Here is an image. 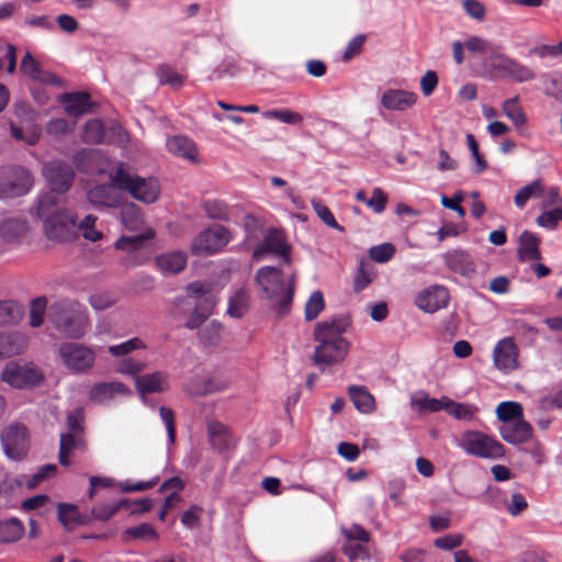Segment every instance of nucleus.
<instances>
[{
  "label": "nucleus",
  "instance_id": "34",
  "mask_svg": "<svg viewBox=\"0 0 562 562\" xmlns=\"http://www.w3.org/2000/svg\"><path fill=\"white\" fill-rule=\"evenodd\" d=\"M121 218L124 226L130 231H136L143 224L140 207L135 203H125L121 209Z\"/></svg>",
  "mask_w": 562,
  "mask_h": 562
},
{
  "label": "nucleus",
  "instance_id": "10",
  "mask_svg": "<svg viewBox=\"0 0 562 562\" xmlns=\"http://www.w3.org/2000/svg\"><path fill=\"white\" fill-rule=\"evenodd\" d=\"M43 176L50 189L49 193H65L74 182L75 170L72 166L64 160H50L43 166Z\"/></svg>",
  "mask_w": 562,
  "mask_h": 562
},
{
  "label": "nucleus",
  "instance_id": "55",
  "mask_svg": "<svg viewBox=\"0 0 562 562\" xmlns=\"http://www.w3.org/2000/svg\"><path fill=\"white\" fill-rule=\"evenodd\" d=\"M20 69L22 72L30 76L32 79L37 80V78H42V68L40 63L34 59L31 53H26L22 58Z\"/></svg>",
  "mask_w": 562,
  "mask_h": 562
},
{
  "label": "nucleus",
  "instance_id": "64",
  "mask_svg": "<svg viewBox=\"0 0 562 562\" xmlns=\"http://www.w3.org/2000/svg\"><path fill=\"white\" fill-rule=\"evenodd\" d=\"M366 41L367 36L364 34H359L353 37L346 47L342 56L344 60L348 61L359 55L364 46Z\"/></svg>",
  "mask_w": 562,
  "mask_h": 562
},
{
  "label": "nucleus",
  "instance_id": "16",
  "mask_svg": "<svg viewBox=\"0 0 562 562\" xmlns=\"http://www.w3.org/2000/svg\"><path fill=\"white\" fill-rule=\"evenodd\" d=\"M447 268L465 278H472L476 273V265L472 256L463 249H452L443 255Z\"/></svg>",
  "mask_w": 562,
  "mask_h": 562
},
{
  "label": "nucleus",
  "instance_id": "41",
  "mask_svg": "<svg viewBox=\"0 0 562 562\" xmlns=\"http://www.w3.org/2000/svg\"><path fill=\"white\" fill-rule=\"evenodd\" d=\"M154 237L153 229H148L146 233L137 234L133 236H122L115 243L116 249L121 250H134L140 248L144 243Z\"/></svg>",
  "mask_w": 562,
  "mask_h": 562
},
{
  "label": "nucleus",
  "instance_id": "19",
  "mask_svg": "<svg viewBox=\"0 0 562 562\" xmlns=\"http://www.w3.org/2000/svg\"><path fill=\"white\" fill-rule=\"evenodd\" d=\"M499 434L503 440L512 445L528 442L533 434L531 425L524 418L503 424L499 427Z\"/></svg>",
  "mask_w": 562,
  "mask_h": 562
},
{
  "label": "nucleus",
  "instance_id": "12",
  "mask_svg": "<svg viewBox=\"0 0 562 562\" xmlns=\"http://www.w3.org/2000/svg\"><path fill=\"white\" fill-rule=\"evenodd\" d=\"M58 353L64 364L74 372L89 370L95 360V355L90 348L76 342L61 344Z\"/></svg>",
  "mask_w": 562,
  "mask_h": 562
},
{
  "label": "nucleus",
  "instance_id": "29",
  "mask_svg": "<svg viewBox=\"0 0 562 562\" xmlns=\"http://www.w3.org/2000/svg\"><path fill=\"white\" fill-rule=\"evenodd\" d=\"M348 395L355 407L363 414H370L375 409V400L363 385H350Z\"/></svg>",
  "mask_w": 562,
  "mask_h": 562
},
{
  "label": "nucleus",
  "instance_id": "35",
  "mask_svg": "<svg viewBox=\"0 0 562 562\" xmlns=\"http://www.w3.org/2000/svg\"><path fill=\"white\" fill-rule=\"evenodd\" d=\"M223 326L218 322H211L199 331L201 344L207 347H216L221 344Z\"/></svg>",
  "mask_w": 562,
  "mask_h": 562
},
{
  "label": "nucleus",
  "instance_id": "20",
  "mask_svg": "<svg viewBox=\"0 0 562 562\" xmlns=\"http://www.w3.org/2000/svg\"><path fill=\"white\" fill-rule=\"evenodd\" d=\"M229 382L217 375L196 376L187 386L192 396H204L227 389Z\"/></svg>",
  "mask_w": 562,
  "mask_h": 562
},
{
  "label": "nucleus",
  "instance_id": "11",
  "mask_svg": "<svg viewBox=\"0 0 562 562\" xmlns=\"http://www.w3.org/2000/svg\"><path fill=\"white\" fill-rule=\"evenodd\" d=\"M1 442L5 456L12 460H21L29 449L27 428L20 423H12L1 431Z\"/></svg>",
  "mask_w": 562,
  "mask_h": 562
},
{
  "label": "nucleus",
  "instance_id": "13",
  "mask_svg": "<svg viewBox=\"0 0 562 562\" xmlns=\"http://www.w3.org/2000/svg\"><path fill=\"white\" fill-rule=\"evenodd\" d=\"M229 240L228 231L222 226H213L201 232L192 241L194 255H211L222 249Z\"/></svg>",
  "mask_w": 562,
  "mask_h": 562
},
{
  "label": "nucleus",
  "instance_id": "63",
  "mask_svg": "<svg viewBox=\"0 0 562 562\" xmlns=\"http://www.w3.org/2000/svg\"><path fill=\"white\" fill-rule=\"evenodd\" d=\"M386 203L387 195L380 188H375L372 192V196L366 201L367 206L372 209L375 213H382Z\"/></svg>",
  "mask_w": 562,
  "mask_h": 562
},
{
  "label": "nucleus",
  "instance_id": "22",
  "mask_svg": "<svg viewBox=\"0 0 562 562\" xmlns=\"http://www.w3.org/2000/svg\"><path fill=\"white\" fill-rule=\"evenodd\" d=\"M417 95L414 92L390 89L381 97V104L391 111H405L416 103Z\"/></svg>",
  "mask_w": 562,
  "mask_h": 562
},
{
  "label": "nucleus",
  "instance_id": "31",
  "mask_svg": "<svg viewBox=\"0 0 562 562\" xmlns=\"http://www.w3.org/2000/svg\"><path fill=\"white\" fill-rule=\"evenodd\" d=\"M249 306V291L240 288L228 299L227 314L233 318H241L248 312Z\"/></svg>",
  "mask_w": 562,
  "mask_h": 562
},
{
  "label": "nucleus",
  "instance_id": "42",
  "mask_svg": "<svg viewBox=\"0 0 562 562\" xmlns=\"http://www.w3.org/2000/svg\"><path fill=\"white\" fill-rule=\"evenodd\" d=\"M156 75L160 85H168L175 90L180 89L184 81L183 77L168 65H160Z\"/></svg>",
  "mask_w": 562,
  "mask_h": 562
},
{
  "label": "nucleus",
  "instance_id": "14",
  "mask_svg": "<svg viewBox=\"0 0 562 562\" xmlns=\"http://www.w3.org/2000/svg\"><path fill=\"white\" fill-rule=\"evenodd\" d=\"M290 246L286 244L283 234L277 228H269L262 241L258 243L252 257L259 259L266 254L271 252L283 258L285 263H290Z\"/></svg>",
  "mask_w": 562,
  "mask_h": 562
},
{
  "label": "nucleus",
  "instance_id": "61",
  "mask_svg": "<svg viewBox=\"0 0 562 562\" xmlns=\"http://www.w3.org/2000/svg\"><path fill=\"white\" fill-rule=\"evenodd\" d=\"M562 220V209L555 207L551 211L543 212L537 217V224L542 227L554 228L559 221Z\"/></svg>",
  "mask_w": 562,
  "mask_h": 562
},
{
  "label": "nucleus",
  "instance_id": "21",
  "mask_svg": "<svg viewBox=\"0 0 562 562\" xmlns=\"http://www.w3.org/2000/svg\"><path fill=\"white\" fill-rule=\"evenodd\" d=\"M64 104L65 112L72 117H78L91 112L90 94L87 92H67L59 97Z\"/></svg>",
  "mask_w": 562,
  "mask_h": 562
},
{
  "label": "nucleus",
  "instance_id": "60",
  "mask_svg": "<svg viewBox=\"0 0 562 562\" xmlns=\"http://www.w3.org/2000/svg\"><path fill=\"white\" fill-rule=\"evenodd\" d=\"M341 531L344 536L350 541L367 543L370 540L369 532L357 524H353L348 528L342 527Z\"/></svg>",
  "mask_w": 562,
  "mask_h": 562
},
{
  "label": "nucleus",
  "instance_id": "33",
  "mask_svg": "<svg viewBox=\"0 0 562 562\" xmlns=\"http://www.w3.org/2000/svg\"><path fill=\"white\" fill-rule=\"evenodd\" d=\"M157 267L167 273H179L186 268L187 256L183 252H167L156 258Z\"/></svg>",
  "mask_w": 562,
  "mask_h": 562
},
{
  "label": "nucleus",
  "instance_id": "27",
  "mask_svg": "<svg viewBox=\"0 0 562 562\" xmlns=\"http://www.w3.org/2000/svg\"><path fill=\"white\" fill-rule=\"evenodd\" d=\"M27 234L25 221L8 218L0 224V238L5 243H20Z\"/></svg>",
  "mask_w": 562,
  "mask_h": 562
},
{
  "label": "nucleus",
  "instance_id": "46",
  "mask_svg": "<svg viewBox=\"0 0 562 562\" xmlns=\"http://www.w3.org/2000/svg\"><path fill=\"white\" fill-rule=\"evenodd\" d=\"M47 306V299L38 296L31 301L30 305V325L34 328L40 327L44 322V314Z\"/></svg>",
  "mask_w": 562,
  "mask_h": 562
},
{
  "label": "nucleus",
  "instance_id": "62",
  "mask_svg": "<svg viewBox=\"0 0 562 562\" xmlns=\"http://www.w3.org/2000/svg\"><path fill=\"white\" fill-rule=\"evenodd\" d=\"M57 472L56 464H45L38 469V471L31 477V480L26 483L29 488L36 487L44 480L55 475Z\"/></svg>",
  "mask_w": 562,
  "mask_h": 562
},
{
  "label": "nucleus",
  "instance_id": "24",
  "mask_svg": "<svg viewBox=\"0 0 562 562\" xmlns=\"http://www.w3.org/2000/svg\"><path fill=\"white\" fill-rule=\"evenodd\" d=\"M137 391L142 394L160 393L166 391L169 385L167 375L164 372H154L135 376Z\"/></svg>",
  "mask_w": 562,
  "mask_h": 562
},
{
  "label": "nucleus",
  "instance_id": "59",
  "mask_svg": "<svg viewBox=\"0 0 562 562\" xmlns=\"http://www.w3.org/2000/svg\"><path fill=\"white\" fill-rule=\"evenodd\" d=\"M144 344L139 338H132L120 345L111 346L109 352L114 357L125 356L135 349L143 348Z\"/></svg>",
  "mask_w": 562,
  "mask_h": 562
},
{
  "label": "nucleus",
  "instance_id": "56",
  "mask_svg": "<svg viewBox=\"0 0 562 562\" xmlns=\"http://www.w3.org/2000/svg\"><path fill=\"white\" fill-rule=\"evenodd\" d=\"M467 143H468L469 149H470L473 158L475 159L474 173L480 175L487 168V162L485 161L483 156L480 154L479 144H477L474 135L468 134Z\"/></svg>",
  "mask_w": 562,
  "mask_h": 562
},
{
  "label": "nucleus",
  "instance_id": "6",
  "mask_svg": "<svg viewBox=\"0 0 562 562\" xmlns=\"http://www.w3.org/2000/svg\"><path fill=\"white\" fill-rule=\"evenodd\" d=\"M67 430L60 435L58 461L63 467L70 464V456L75 451L87 449L85 414L81 407H77L67 415Z\"/></svg>",
  "mask_w": 562,
  "mask_h": 562
},
{
  "label": "nucleus",
  "instance_id": "3",
  "mask_svg": "<svg viewBox=\"0 0 562 562\" xmlns=\"http://www.w3.org/2000/svg\"><path fill=\"white\" fill-rule=\"evenodd\" d=\"M294 276L286 284L284 273L278 267H262L255 276V282L259 288L258 295L271 303V310L278 315L289 314L294 294Z\"/></svg>",
  "mask_w": 562,
  "mask_h": 562
},
{
  "label": "nucleus",
  "instance_id": "47",
  "mask_svg": "<svg viewBox=\"0 0 562 562\" xmlns=\"http://www.w3.org/2000/svg\"><path fill=\"white\" fill-rule=\"evenodd\" d=\"M104 138V127L101 121L90 120L83 130V140L88 144H100Z\"/></svg>",
  "mask_w": 562,
  "mask_h": 562
},
{
  "label": "nucleus",
  "instance_id": "25",
  "mask_svg": "<svg viewBox=\"0 0 562 562\" xmlns=\"http://www.w3.org/2000/svg\"><path fill=\"white\" fill-rule=\"evenodd\" d=\"M26 345V337L21 333H0V359L22 353Z\"/></svg>",
  "mask_w": 562,
  "mask_h": 562
},
{
  "label": "nucleus",
  "instance_id": "50",
  "mask_svg": "<svg viewBox=\"0 0 562 562\" xmlns=\"http://www.w3.org/2000/svg\"><path fill=\"white\" fill-rule=\"evenodd\" d=\"M267 119H276L286 124L299 125L303 122V116L299 112L291 110H270L262 113Z\"/></svg>",
  "mask_w": 562,
  "mask_h": 562
},
{
  "label": "nucleus",
  "instance_id": "51",
  "mask_svg": "<svg viewBox=\"0 0 562 562\" xmlns=\"http://www.w3.org/2000/svg\"><path fill=\"white\" fill-rule=\"evenodd\" d=\"M395 254V247L390 243L373 246L369 250L372 260L379 263L387 262Z\"/></svg>",
  "mask_w": 562,
  "mask_h": 562
},
{
  "label": "nucleus",
  "instance_id": "8",
  "mask_svg": "<svg viewBox=\"0 0 562 562\" xmlns=\"http://www.w3.org/2000/svg\"><path fill=\"white\" fill-rule=\"evenodd\" d=\"M31 172L21 166L0 168V200L12 199L26 194L33 187Z\"/></svg>",
  "mask_w": 562,
  "mask_h": 562
},
{
  "label": "nucleus",
  "instance_id": "45",
  "mask_svg": "<svg viewBox=\"0 0 562 562\" xmlns=\"http://www.w3.org/2000/svg\"><path fill=\"white\" fill-rule=\"evenodd\" d=\"M202 209L206 216L215 221L228 220V206L221 200H209L203 202Z\"/></svg>",
  "mask_w": 562,
  "mask_h": 562
},
{
  "label": "nucleus",
  "instance_id": "26",
  "mask_svg": "<svg viewBox=\"0 0 562 562\" xmlns=\"http://www.w3.org/2000/svg\"><path fill=\"white\" fill-rule=\"evenodd\" d=\"M128 389L121 382H102L93 385L89 392L90 400L97 403H104L115 394H127Z\"/></svg>",
  "mask_w": 562,
  "mask_h": 562
},
{
  "label": "nucleus",
  "instance_id": "9",
  "mask_svg": "<svg viewBox=\"0 0 562 562\" xmlns=\"http://www.w3.org/2000/svg\"><path fill=\"white\" fill-rule=\"evenodd\" d=\"M1 380L15 389H29L44 381V373L33 363L10 361L1 373Z\"/></svg>",
  "mask_w": 562,
  "mask_h": 562
},
{
  "label": "nucleus",
  "instance_id": "43",
  "mask_svg": "<svg viewBox=\"0 0 562 562\" xmlns=\"http://www.w3.org/2000/svg\"><path fill=\"white\" fill-rule=\"evenodd\" d=\"M243 225L246 232V240L248 243L258 241L263 233L262 218L256 217L252 214H247L243 220Z\"/></svg>",
  "mask_w": 562,
  "mask_h": 562
},
{
  "label": "nucleus",
  "instance_id": "38",
  "mask_svg": "<svg viewBox=\"0 0 562 562\" xmlns=\"http://www.w3.org/2000/svg\"><path fill=\"white\" fill-rule=\"evenodd\" d=\"M98 217L94 215H87L81 221H76V235L81 233L85 239L90 241H98L102 238V233L95 228Z\"/></svg>",
  "mask_w": 562,
  "mask_h": 562
},
{
  "label": "nucleus",
  "instance_id": "4",
  "mask_svg": "<svg viewBox=\"0 0 562 562\" xmlns=\"http://www.w3.org/2000/svg\"><path fill=\"white\" fill-rule=\"evenodd\" d=\"M47 318L65 338L79 339L90 326L87 310L74 300H59L48 305Z\"/></svg>",
  "mask_w": 562,
  "mask_h": 562
},
{
  "label": "nucleus",
  "instance_id": "48",
  "mask_svg": "<svg viewBox=\"0 0 562 562\" xmlns=\"http://www.w3.org/2000/svg\"><path fill=\"white\" fill-rule=\"evenodd\" d=\"M325 301L321 291H314L305 304V319H315L324 310Z\"/></svg>",
  "mask_w": 562,
  "mask_h": 562
},
{
  "label": "nucleus",
  "instance_id": "39",
  "mask_svg": "<svg viewBox=\"0 0 562 562\" xmlns=\"http://www.w3.org/2000/svg\"><path fill=\"white\" fill-rule=\"evenodd\" d=\"M443 409L459 420H471L477 408L474 405L465 403H456L447 400Z\"/></svg>",
  "mask_w": 562,
  "mask_h": 562
},
{
  "label": "nucleus",
  "instance_id": "15",
  "mask_svg": "<svg viewBox=\"0 0 562 562\" xmlns=\"http://www.w3.org/2000/svg\"><path fill=\"white\" fill-rule=\"evenodd\" d=\"M518 347L513 338H505L498 341L494 348L493 358L495 367L504 372L518 368Z\"/></svg>",
  "mask_w": 562,
  "mask_h": 562
},
{
  "label": "nucleus",
  "instance_id": "36",
  "mask_svg": "<svg viewBox=\"0 0 562 562\" xmlns=\"http://www.w3.org/2000/svg\"><path fill=\"white\" fill-rule=\"evenodd\" d=\"M518 95L505 100L503 103V111L506 116L512 120L515 126L520 128L527 123V117L522 108L518 104Z\"/></svg>",
  "mask_w": 562,
  "mask_h": 562
},
{
  "label": "nucleus",
  "instance_id": "5",
  "mask_svg": "<svg viewBox=\"0 0 562 562\" xmlns=\"http://www.w3.org/2000/svg\"><path fill=\"white\" fill-rule=\"evenodd\" d=\"M110 180L121 191L128 192L132 198L146 204L156 202L160 194V186L156 178H143L119 166L110 173Z\"/></svg>",
  "mask_w": 562,
  "mask_h": 562
},
{
  "label": "nucleus",
  "instance_id": "30",
  "mask_svg": "<svg viewBox=\"0 0 562 562\" xmlns=\"http://www.w3.org/2000/svg\"><path fill=\"white\" fill-rule=\"evenodd\" d=\"M167 148L170 153L191 161L198 160L195 144L186 136H173L168 138Z\"/></svg>",
  "mask_w": 562,
  "mask_h": 562
},
{
  "label": "nucleus",
  "instance_id": "53",
  "mask_svg": "<svg viewBox=\"0 0 562 562\" xmlns=\"http://www.w3.org/2000/svg\"><path fill=\"white\" fill-rule=\"evenodd\" d=\"M125 535L134 538V539H143V540H157L158 533L154 529V527L150 524H142L137 527L128 528L125 531Z\"/></svg>",
  "mask_w": 562,
  "mask_h": 562
},
{
  "label": "nucleus",
  "instance_id": "18",
  "mask_svg": "<svg viewBox=\"0 0 562 562\" xmlns=\"http://www.w3.org/2000/svg\"><path fill=\"white\" fill-rule=\"evenodd\" d=\"M117 189L112 182L110 184H99L87 191V200L95 207H116L121 203Z\"/></svg>",
  "mask_w": 562,
  "mask_h": 562
},
{
  "label": "nucleus",
  "instance_id": "17",
  "mask_svg": "<svg viewBox=\"0 0 562 562\" xmlns=\"http://www.w3.org/2000/svg\"><path fill=\"white\" fill-rule=\"evenodd\" d=\"M449 302V292L442 285H435L420 292L416 297V305L424 312L434 313L446 307Z\"/></svg>",
  "mask_w": 562,
  "mask_h": 562
},
{
  "label": "nucleus",
  "instance_id": "7",
  "mask_svg": "<svg viewBox=\"0 0 562 562\" xmlns=\"http://www.w3.org/2000/svg\"><path fill=\"white\" fill-rule=\"evenodd\" d=\"M459 446L468 454L482 459H499L505 454V448L499 441L477 430L464 431Z\"/></svg>",
  "mask_w": 562,
  "mask_h": 562
},
{
  "label": "nucleus",
  "instance_id": "32",
  "mask_svg": "<svg viewBox=\"0 0 562 562\" xmlns=\"http://www.w3.org/2000/svg\"><path fill=\"white\" fill-rule=\"evenodd\" d=\"M25 532L23 522L15 517L0 520V543L16 542Z\"/></svg>",
  "mask_w": 562,
  "mask_h": 562
},
{
  "label": "nucleus",
  "instance_id": "52",
  "mask_svg": "<svg viewBox=\"0 0 562 562\" xmlns=\"http://www.w3.org/2000/svg\"><path fill=\"white\" fill-rule=\"evenodd\" d=\"M20 316L19 306L12 301H0V325L13 323Z\"/></svg>",
  "mask_w": 562,
  "mask_h": 562
},
{
  "label": "nucleus",
  "instance_id": "49",
  "mask_svg": "<svg viewBox=\"0 0 562 562\" xmlns=\"http://www.w3.org/2000/svg\"><path fill=\"white\" fill-rule=\"evenodd\" d=\"M312 207L317 214V216L329 227L337 229L338 232H344L345 228L337 223L330 210L317 199H313L311 201Z\"/></svg>",
  "mask_w": 562,
  "mask_h": 562
},
{
  "label": "nucleus",
  "instance_id": "58",
  "mask_svg": "<svg viewBox=\"0 0 562 562\" xmlns=\"http://www.w3.org/2000/svg\"><path fill=\"white\" fill-rule=\"evenodd\" d=\"M510 78H513L516 82H528L536 78V72L528 66L515 60L513 64Z\"/></svg>",
  "mask_w": 562,
  "mask_h": 562
},
{
  "label": "nucleus",
  "instance_id": "57",
  "mask_svg": "<svg viewBox=\"0 0 562 562\" xmlns=\"http://www.w3.org/2000/svg\"><path fill=\"white\" fill-rule=\"evenodd\" d=\"M462 7L470 18L476 21H483L485 19L486 8L483 2L479 0H463Z\"/></svg>",
  "mask_w": 562,
  "mask_h": 562
},
{
  "label": "nucleus",
  "instance_id": "2",
  "mask_svg": "<svg viewBox=\"0 0 562 562\" xmlns=\"http://www.w3.org/2000/svg\"><path fill=\"white\" fill-rule=\"evenodd\" d=\"M346 323L341 318L316 324L314 339L318 342L313 356L318 367H329L341 362L348 355L349 342L342 337Z\"/></svg>",
  "mask_w": 562,
  "mask_h": 562
},
{
  "label": "nucleus",
  "instance_id": "1",
  "mask_svg": "<svg viewBox=\"0 0 562 562\" xmlns=\"http://www.w3.org/2000/svg\"><path fill=\"white\" fill-rule=\"evenodd\" d=\"M36 215L43 223V232L48 239L65 243L76 238L77 212L61 196L54 193L38 196Z\"/></svg>",
  "mask_w": 562,
  "mask_h": 562
},
{
  "label": "nucleus",
  "instance_id": "28",
  "mask_svg": "<svg viewBox=\"0 0 562 562\" xmlns=\"http://www.w3.org/2000/svg\"><path fill=\"white\" fill-rule=\"evenodd\" d=\"M207 435L211 446L217 451H225L234 446V440L228 432V428L222 423H210Z\"/></svg>",
  "mask_w": 562,
  "mask_h": 562
},
{
  "label": "nucleus",
  "instance_id": "23",
  "mask_svg": "<svg viewBox=\"0 0 562 562\" xmlns=\"http://www.w3.org/2000/svg\"><path fill=\"white\" fill-rule=\"evenodd\" d=\"M541 238L529 231H524L518 240L517 256L520 261H536L541 259Z\"/></svg>",
  "mask_w": 562,
  "mask_h": 562
},
{
  "label": "nucleus",
  "instance_id": "40",
  "mask_svg": "<svg viewBox=\"0 0 562 562\" xmlns=\"http://www.w3.org/2000/svg\"><path fill=\"white\" fill-rule=\"evenodd\" d=\"M543 193V186L540 180H535L531 183L522 187L515 195V205L522 209L527 201L532 198L541 196Z\"/></svg>",
  "mask_w": 562,
  "mask_h": 562
},
{
  "label": "nucleus",
  "instance_id": "44",
  "mask_svg": "<svg viewBox=\"0 0 562 562\" xmlns=\"http://www.w3.org/2000/svg\"><path fill=\"white\" fill-rule=\"evenodd\" d=\"M374 278L375 271L373 266L369 261L361 260L355 278V291H362L373 281Z\"/></svg>",
  "mask_w": 562,
  "mask_h": 562
},
{
  "label": "nucleus",
  "instance_id": "37",
  "mask_svg": "<svg viewBox=\"0 0 562 562\" xmlns=\"http://www.w3.org/2000/svg\"><path fill=\"white\" fill-rule=\"evenodd\" d=\"M496 415L504 424L519 420L524 417L522 406L517 402H503L497 406Z\"/></svg>",
  "mask_w": 562,
  "mask_h": 562
},
{
  "label": "nucleus",
  "instance_id": "54",
  "mask_svg": "<svg viewBox=\"0 0 562 562\" xmlns=\"http://www.w3.org/2000/svg\"><path fill=\"white\" fill-rule=\"evenodd\" d=\"M544 93L555 99H562V76H549L542 77Z\"/></svg>",
  "mask_w": 562,
  "mask_h": 562
}]
</instances>
